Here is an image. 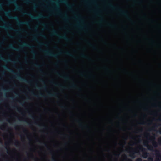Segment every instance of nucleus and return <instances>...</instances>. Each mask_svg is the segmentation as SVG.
<instances>
[{
	"mask_svg": "<svg viewBox=\"0 0 161 161\" xmlns=\"http://www.w3.org/2000/svg\"><path fill=\"white\" fill-rule=\"evenodd\" d=\"M108 6L111 9H117L118 10L121 15L125 16L128 19H130V17L128 14V12L127 11L123 10L120 8L115 7L111 3H108Z\"/></svg>",
	"mask_w": 161,
	"mask_h": 161,
	"instance_id": "nucleus-6",
	"label": "nucleus"
},
{
	"mask_svg": "<svg viewBox=\"0 0 161 161\" xmlns=\"http://www.w3.org/2000/svg\"><path fill=\"white\" fill-rule=\"evenodd\" d=\"M75 18L77 19L80 20L82 23H83L84 21L80 15L75 14Z\"/></svg>",
	"mask_w": 161,
	"mask_h": 161,
	"instance_id": "nucleus-19",
	"label": "nucleus"
},
{
	"mask_svg": "<svg viewBox=\"0 0 161 161\" xmlns=\"http://www.w3.org/2000/svg\"><path fill=\"white\" fill-rule=\"evenodd\" d=\"M132 150L128 151V153L130 154V156L132 158H133L135 157V154L138 153L136 150H135L133 148H131Z\"/></svg>",
	"mask_w": 161,
	"mask_h": 161,
	"instance_id": "nucleus-16",
	"label": "nucleus"
},
{
	"mask_svg": "<svg viewBox=\"0 0 161 161\" xmlns=\"http://www.w3.org/2000/svg\"><path fill=\"white\" fill-rule=\"evenodd\" d=\"M159 132L160 134H161V129L159 130Z\"/></svg>",
	"mask_w": 161,
	"mask_h": 161,
	"instance_id": "nucleus-58",
	"label": "nucleus"
},
{
	"mask_svg": "<svg viewBox=\"0 0 161 161\" xmlns=\"http://www.w3.org/2000/svg\"><path fill=\"white\" fill-rule=\"evenodd\" d=\"M87 43L90 47H92L93 49H96V47L94 45L92 44L90 42H87Z\"/></svg>",
	"mask_w": 161,
	"mask_h": 161,
	"instance_id": "nucleus-25",
	"label": "nucleus"
},
{
	"mask_svg": "<svg viewBox=\"0 0 161 161\" xmlns=\"http://www.w3.org/2000/svg\"><path fill=\"white\" fill-rule=\"evenodd\" d=\"M19 145V143L18 140H16L15 142V145L16 146H17Z\"/></svg>",
	"mask_w": 161,
	"mask_h": 161,
	"instance_id": "nucleus-27",
	"label": "nucleus"
},
{
	"mask_svg": "<svg viewBox=\"0 0 161 161\" xmlns=\"http://www.w3.org/2000/svg\"><path fill=\"white\" fill-rule=\"evenodd\" d=\"M51 83L56 86H58L61 87H63V88L64 89H66V88L65 86H63L62 85L56 83L53 81H51Z\"/></svg>",
	"mask_w": 161,
	"mask_h": 161,
	"instance_id": "nucleus-21",
	"label": "nucleus"
},
{
	"mask_svg": "<svg viewBox=\"0 0 161 161\" xmlns=\"http://www.w3.org/2000/svg\"><path fill=\"white\" fill-rule=\"evenodd\" d=\"M40 82H41L45 85V86L42 87V88L44 89H46L47 88V86H46L45 82L44 80H43L42 79H40Z\"/></svg>",
	"mask_w": 161,
	"mask_h": 161,
	"instance_id": "nucleus-23",
	"label": "nucleus"
},
{
	"mask_svg": "<svg viewBox=\"0 0 161 161\" xmlns=\"http://www.w3.org/2000/svg\"><path fill=\"white\" fill-rule=\"evenodd\" d=\"M61 107L62 108H65V106L62 105V106H61Z\"/></svg>",
	"mask_w": 161,
	"mask_h": 161,
	"instance_id": "nucleus-48",
	"label": "nucleus"
},
{
	"mask_svg": "<svg viewBox=\"0 0 161 161\" xmlns=\"http://www.w3.org/2000/svg\"><path fill=\"white\" fill-rule=\"evenodd\" d=\"M31 117L33 119H34V117L32 115H31Z\"/></svg>",
	"mask_w": 161,
	"mask_h": 161,
	"instance_id": "nucleus-55",
	"label": "nucleus"
},
{
	"mask_svg": "<svg viewBox=\"0 0 161 161\" xmlns=\"http://www.w3.org/2000/svg\"><path fill=\"white\" fill-rule=\"evenodd\" d=\"M38 125L39 127L42 126V127H46V126L45 125Z\"/></svg>",
	"mask_w": 161,
	"mask_h": 161,
	"instance_id": "nucleus-47",
	"label": "nucleus"
},
{
	"mask_svg": "<svg viewBox=\"0 0 161 161\" xmlns=\"http://www.w3.org/2000/svg\"><path fill=\"white\" fill-rule=\"evenodd\" d=\"M2 75H5V73H4V72H3V73H2Z\"/></svg>",
	"mask_w": 161,
	"mask_h": 161,
	"instance_id": "nucleus-59",
	"label": "nucleus"
},
{
	"mask_svg": "<svg viewBox=\"0 0 161 161\" xmlns=\"http://www.w3.org/2000/svg\"><path fill=\"white\" fill-rule=\"evenodd\" d=\"M3 67L5 69L8 71L14 74L15 77L20 81L27 83L29 84L31 83V81H29L27 79L23 78L17 73L15 72L13 70L10 69L7 66L3 65Z\"/></svg>",
	"mask_w": 161,
	"mask_h": 161,
	"instance_id": "nucleus-2",
	"label": "nucleus"
},
{
	"mask_svg": "<svg viewBox=\"0 0 161 161\" xmlns=\"http://www.w3.org/2000/svg\"><path fill=\"white\" fill-rule=\"evenodd\" d=\"M24 47H28L30 49L33 48L35 47L33 45H31L26 42H23L22 45H20L19 48L14 47L12 44L9 45L8 48L9 49H12L14 50L19 51L22 49Z\"/></svg>",
	"mask_w": 161,
	"mask_h": 161,
	"instance_id": "nucleus-5",
	"label": "nucleus"
},
{
	"mask_svg": "<svg viewBox=\"0 0 161 161\" xmlns=\"http://www.w3.org/2000/svg\"><path fill=\"white\" fill-rule=\"evenodd\" d=\"M52 161H57V160L54 158H52Z\"/></svg>",
	"mask_w": 161,
	"mask_h": 161,
	"instance_id": "nucleus-43",
	"label": "nucleus"
},
{
	"mask_svg": "<svg viewBox=\"0 0 161 161\" xmlns=\"http://www.w3.org/2000/svg\"><path fill=\"white\" fill-rule=\"evenodd\" d=\"M80 56H81V57H82V58H86V59H90V58H89V57H87V56L84 53H81V54Z\"/></svg>",
	"mask_w": 161,
	"mask_h": 161,
	"instance_id": "nucleus-24",
	"label": "nucleus"
},
{
	"mask_svg": "<svg viewBox=\"0 0 161 161\" xmlns=\"http://www.w3.org/2000/svg\"><path fill=\"white\" fill-rule=\"evenodd\" d=\"M13 107L14 108H17V110L18 111H19V110H18V109L16 107V106H14Z\"/></svg>",
	"mask_w": 161,
	"mask_h": 161,
	"instance_id": "nucleus-50",
	"label": "nucleus"
},
{
	"mask_svg": "<svg viewBox=\"0 0 161 161\" xmlns=\"http://www.w3.org/2000/svg\"><path fill=\"white\" fill-rule=\"evenodd\" d=\"M31 53L34 55H35L36 54V53L34 50H32L31 51Z\"/></svg>",
	"mask_w": 161,
	"mask_h": 161,
	"instance_id": "nucleus-37",
	"label": "nucleus"
},
{
	"mask_svg": "<svg viewBox=\"0 0 161 161\" xmlns=\"http://www.w3.org/2000/svg\"><path fill=\"white\" fill-rule=\"evenodd\" d=\"M7 35L10 38H13V36L9 33H7Z\"/></svg>",
	"mask_w": 161,
	"mask_h": 161,
	"instance_id": "nucleus-32",
	"label": "nucleus"
},
{
	"mask_svg": "<svg viewBox=\"0 0 161 161\" xmlns=\"http://www.w3.org/2000/svg\"><path fill=\"white\" fill-rule=\"evenodd\" d=\"M101 18V20H100L99 21L100 22H101L103 21V18L102 17H100Z\"/></svg>",
	"mask_w": 161,
	"mask_h": 161,
	"instance_id": "nucleus-52",
	"label": "nucleus"
},
{
	"mask_svg": "<svg viewBox=\"0 0 161 161\" xmlns=\"http://www.w3.org/2000/svg\"><path fill=\"white\" fill-rule=\"evenodd\" d=\"M56 6L55 7V9L56 11L57 14L61 15L62 16L63 19L66 22L68 21V20L69 19V17L68 16L66 13H64L63 14L61 11L59 6L57 2H56Z\"/></svg>",
	"mask_w": 161,
	"mask_h": 161,
	"instance_id": "nucleus-4",
	"label": "nucleus"
},
{
	"mask_svg": "<svg viewBox=\"0 0 161 161\" xmlns=\"http://www.w3.org/2000/svg\"><path fill=\"white\" fill-rule=\"evenodd\" d=\"M41 24L42 26H43L44 27H46L47 25V24L45 23H42Z\"/></svg>",
	"mask_w": 161,
	"mask_h": 161,
	"instance_id": "nucleus-39",
	"label": "nucleus"
},
{
	"mask_svg": "<svg viewBox=\"0 0 161 161\" xmlns=\"http://www.w3.org/2000/svg\"><path fill=\"white\" fill-rule=\"evenodd\" d=\"M59 3L65 4L69 9L71 10L72 7V5L69 4L67 0H59Z\"/></svg>",
	"mask_w": 161,
	"mask_h": 161,
	"instance_id": "nucleus-13",
	"label": "nucleus"
},
{
	"mask_svg": "<svg viewBox=\"0 0 161 161\" xmlns=\"http://www.w3.org/2000/svg\"><path fill=\"white\" fill-rule=\"evenodd\" d=\"M9 4H14L16 6L15 9L16 10L21 11L23 10L21 6H19L18 5L15 0H7Z\"/></svg>",
	"mask_w": 161,
	"mask_h": 161,
	"instance_id": "nucleus-12",
	"label": "nucleus"
},
{
	"mask_svg": "<svg viewBox=\"0 0 161 161\" xmlns=\"http://www.w3.org/2000/svg\"><path fill=\"white\" fill-rule=\"evenodd\" d=\"M64 53L67 55L72 57H74V56L73 55L69 52V51H66Z\"/></svg>",
	"mask_w": 161,
	"mask_h": 161,
	"instance_id": "nucleus-22",
	"label": "nucleus"
},
{
	"mask_svg": "<svg viewBox=\"0 0 161 161\" xmlns=\"http://www.w3.org/2000/svg\"><path fill=\"white\" fill-rule=\"evenodd\" d=\"M36 36H41L42 38H44L45 39L46 38V36L45 35H44V34H43L41 33H39L37 34L36 35H33V37H32V40L33 41H35L36 42L38 43V44L41 46H47V44L44 43L43 42H39L37 39V38L36 37Z\"/></svg>",
	"mask_w": 161,
	"mask_h": 161,
	"instance_id": "nucleus-9",
	"label": "nucleus"
},
{
	"mask_svg": "<svg viewBox=\"0 0 161 161\" xmlns=\"http://www.w3.org/2000/svg\"><path fill=\"white\" fill-rule=\"evenodd\" d=\"M34 65L37 68H40L41 66L37 64H34Z\"/></svg>",
	"mask_w": 161,
	"mask_h": 161,
	"instance_id": "nucleus-31",
	"label": "nucleus"
},
{
	"mask_svg": "<svg viewBox=\"0 0 161 161\" xmlns=\"http://www.w3.org/2000/svg\"><path fill=\"white\" fill-rule=\"evenodd\" d=\"M40 95L41 96V97H46L42 93H40Z\"/></svg>",
	"mask_w": 161,
	"mask_h": 161,
	"instance_id": "nucleus-41",
	"label": "nucleus"
},
{
	"mask_svg": "<svg viewBox=\"0 0 161 161\" xmlns=\"http://www.w3.org/2000/svg\"><path fill=\"white\" fill-rule=\"evenodd\" d=\"M23 14L25 15H27L30 17L33 20H37L39 18H47V17H45L42 14H40L38 16H34L31 13H28L27 12H24Z\"/></svg>",
	"mask_w": 161,
	"mask_h": 161,
	"instance_id": "nucleus-10",
	"label": "nucleus"
},
{
	"mask_svg": "<svg viewBox=\"0 0 161 161\" xmlns=\"http://www.w3.org/2000/svg\"><path fill=\"white\" fill-rule=\"evenodd\" d=\"M27 123L28 124V125L29 126H31L32 125V124L31 123H30L28 122H27Z\"/></svg>",
	"mask_w": 161,
	"mask_h": 161,
	"instance_id": "nucleus-49",
	"label": "nucleus"
},
{
	"mask_svg": "<svg viewBox=\"0 0 161 161\" xmlns=\"http://www.w3.org/2000/svg\"><path fill=\"white\" fill-rule=\"evenodd\" d=\"M153 128H154V127H152V129H151V130H153Z\"/></svg>",
	"mask_w": 161,
	"mask_h": 161,
	"instance_id": "nucleus-63",
	"label": "nucleus"
},
{
	"mask_svg": "<svg viewBox=\"0 0 161 161\" xmlns=\"http://www.w3.org/2000/svg\"><path fill=\"white\" fill-rule=\"evenodd\" d=\"M36 87L38 89H40V87H39V86L36 84Z\"/></svg>",
	"mask_w": 161,
	"mask_h": 161,
	"instance_id": "nucleus-46",
	"label": "nucleus"
},
{
	"mask_svg": "<svg viewBox=\"0 0 161 161\" xmlns=\"http://www.w3.org/2000/svg\"><path fill=\"white\" fill-rule=\"evenodd\" d=\"M156 160L155 161H161V153L158 150H155Z\"/></svg>",
	"mask_w": 161,
	"mask_h": 161,
	"instance_id": "nucleus-17",
	"label": "nucleus"
},
{
	"mask_svg": "<svg viewBox=\"0 0 161 161\" xmlns=\"http://www.w3.org/2000/svg\"><path fill=\"white\" fill-rule=\"evenodd\" d=\"M55 48L56 49H59V48H58V47H55Z\"/></svg>",
	"mask_w": 161,
	"mask_h": 161,
	"instance_id": "nucleus-60",
	"label": "nucleus"
},
{
	"mask_svg": "<svg viewBox=\"0 0 161 161\" xmlns=\"http://www.w3.org/2000/svg\"><path fill=\"white\" fill-rule=\"evenodd\" d=\"M40 72H41V73H43V72L42 71V70H40Z\"/></svg>",
	"mask_w": 161,
	"mask_h": 161,
	"instance_id": "nucleus-62",
	"label": "nucleus"
},
{
	"mask_svg": "<svg viewBox=\"0 0 161 161\" xmlns=\"http://www.w3.org/2000/svg\"><path fill=\"white\" fill-rule=\"evenodd\" d=\"M43 143L45 146H47V145L46 143Z\"/></svg>",
	"mask_w": 161,
	"mask_h": 161,
	"instance_id": "nucleus-56",
	"label": "nucleus"
},
{
	"mask_svg": "<svg viewBox=\"0 0 161 161\" xmlns=\"http://www.w3.org/2000/svg\"><path fill=\"white\" fill-rule=\"evenodd\" d=\"M0 10L4 11L5 15L9 19L16 20L17 22V24L19 26L22 25H28L29 24V22L28 21H20L19 20V17L17 16H12L9 14L10 12V11H8L4 10L2 6V4L0 3Z\"/></svg>",
	"mask_w": 161,
	"mask_h": 161,
	"instance_id": "nucleus-1",
	"label": "nucleus"
},
{
	"mask_svg": "<svg viewBox=\"0 0 161 161\" xmlns=\"http://www.w3.org/2000/svg\"><path fill=\"white\" fill-rule=\"evenodd\" d=\"M55 73L58 77L63 78L66 80H70V78L68 75H63L58 72H56Z\"/></svg>",
	"mask_w": 161,
	"mask_h": 161,
	"instance_id": "nucleus-15",
	"label": "nucleus"
},
{
	"mask_svg": "<svg viewBox=\"0 0 161 161\" xmlns=\"http://www.w3.org/2000/svg\"><path fill=\"white\" fill-rule=\"evenodd\" d=\"M51 33L52 35L55 36L59 39H64L67 41H71V39L68 38L66 34H64L62 35H59L58 34L57 31L54 29L51 31Z\"/></svg>",
	"mask_w": 161,
	"mask_h": 161,
	"instance_id": "nucleus-7",
	"label": "nucleus"
},
{
	"mask_svg": "<svg viewBox=\"0 0 161 161\" xmlns=\"http://www.w3.org/2000/svg\"><path fill=\"white\" fill-rule=\"evenodd\" d=\"M145 122H143V123H141V124H145Z\"/></svg>",
	"mask_w": 161,
	"mask_h": 161,
	"instance_id": "nucleus-61",
	"label": "nucleus"
},
{
	"mask_svg": "<svg viewBox=\"0 0 161 161\" xmlns=\"http://www.w3.org/2000/svg\"><path fill=\"white\" fill-rule=\"evenodd\" d=\"M75 26L76 27L79 28L81 29H82L83 28V27L80 26L79 24L75 25Z\"/></svg>",
	"mask_w": 161,
	"mask_h": 161,
	"instance_id": "nucleus-26",
	"label": "nucleus"
},
{
	"mask_svg": "<svg viewBox=\"0 0 161 161\" xmlns=\"http://www.w3.org/2000/svg\"><path fill=\"white\" fill-rule=\"evenodd\" d=\"M30 92L32 95L36 97H38V96L37 95H35V93L33 91H30Z\"/></svg>",
	"mask_w": 161,
	"mask_h": 161,
	"instance_id": "nucleus-35",
	"label": "nucleus"
},
{
	"mask_svg": "<svg viewBox=\"0 0 161 161\" xmlns=\"http://www.w3.org/2000/svg\"><path fill=\"white\" fill-rule=\"evenodd\" d=\"M124 159L126 160H127V161H132V160L130 159H127V156L126 155H125V158Z\"/></svg>",
	"mask_w": 161,
	"mask_h": 161,
	"instance_id": "nucleus-33",
	"label": "nucleus"
},
{
	"mask_svg": "<svg viewBox=\"0 0 161 161\" xmlns=\"http://www.w3.org/2000/svg\"><path fill=\"white\" fill-rule=\"evenodd\" d=\"M136 161H142V160L141 158H139L137 159Z\"/></svg>",
	"mask_w": 161,
	"mask_h": 161,
	"instance_id": "nucleus-38",
	"label": "nucleus"
},
{
	"mask_svg": "<svg viewBox=\"0 0 161 161\" xmlns=\"http://www.w3.org/2000/svg\"><path fill=\"white\" fill-rule=\"evenodd\" d=\"M155 137H151V139L150 140L153 141V142L152 143V146L147 145H146V144H148V143L146 142H145L144 143V144L145 146H146L147 148L150 151L153 150V147H157L158 146V142H157L156 141H155Z\"/></svg>",
	"mask_w": 161,
	"mask_h": 161,
	"instance_id": "nucleus-8",
	"label": "nucleus"
},
{
	"mask_svg": "<svg viewBox=\"0 0 161 161\" xmlns=\"http://www.w3.org/2000/svg\"><path fill=\"white\" fill-rule=\"evenodd\" d=\"M140 150H141L143 152L142 157L144 158H147L148 156V153L146 151V149L143 148L142 147H141L139 148Z\"/></svg>",
	"mask_w": 161,
	"mask_h": 161,
	"instance_id": "nucleus-14",
	"label": "nucleus"
},
{
	"mask_svg": "<svg viewBox=\"0 0 161 161\" xmlns=\"http://www.w3.org/2000/svg\"><path fill=\"white\" fill-rule=\"evenodd\" d=\"M37 5L35 4H34V7H33V9L34 10H35L36 9V8L37 7Z\"/></svg>",
	"mask_w": 161,
	"mask_h": 161,
	"instance_id": "nucleus-42",
	"label": "nucleus"
},
{
	"mask_svg": "<svg viewBox=\"0 0 161 161\" xmlns=\"http://www.w3.org/2000/svg\"><path fill=\"white\" fill-rule=\"evenodd\" d=\"M95 14L97 16H98V14L97 12H95Z\"/></svg>",
	"mask_w": 161,
	"mask_h": 161,
	"instance_id": "nucleus-54",
	"label": "nucleus"
},
{
	"mask_svg": "<svg viewBox=\"0 0 161 161\" xmlns=\"http://www.w3.org/2000/svg\"><path fill=\"white\" fill-rule=\"evenodd\" d=\"M158 121H161V119H158Z\"/></svg>",
	"mask_w": 161,
	"mask_h": 161,
	"instance_id": "nucleus-57",
	"label": "nucleus"
},
{
	"mask_svg": "<svg viewBox=\"0 0 161 161\" xmlns=\"http://www.w3.org/2000/svg\"><path fill=\"white\" fill-rule=\"evenodd\" d=\"M80 75L81 76H83L84 75V74H83V73H80Z\"/></svg>",
	"mask_w": 161,
	"mask_h": 161,
	"instance_id": "nucleus-45",
	"label": "nucleus"
},
{
	"mask_svg": "<svg viewBox=\"0 0 161 161\" xmlns=\"http://www.w3.org/2000/svg\"><path fill=\"white\" fill-rule=\"evenodd\" d=\"M41 51L44 53L45 55L46 56H48L50 57L55 58H57L59 55H60L62 53V52H61L55 54L48 50H42Z\"/></svg>",
	"mask_w": 161,
	"mask_h": 161,
	"instance_id": "nucleus-11",
	"label": "nucleus"
},
{
	"mask_svg": "<svg viewBox=\"0 0 161 161\" xmlns=\"http://www.w3.org/2000/svg\"><path fill=\"white\" fill-rule=\"evenodd\" d=\"M147 161H153V157H150L148 158Z\"/></svg>",
	"mask_w": 161,
	"mask_h": 161,
	"instance_id": "nucleus-29",
	"label": "nucleus"
},
{
	"mask_svg": "<svg viewBox=\"0 0 161 161\" xmlns=\"http://www.w3.org/2000/svg\"><path fill=\"white\" fill-rule=\"evenodd\" d=\"M25 3H28L30 2V1L29 0H25L24 1Z\"/></svg>",
	"mask_w": 161,
	"mask_h": 161,
	"instance_id": "nucleus-40",
	"label": "nucleus"
},
{
	"mask_svg": "<svg viewBox=\"0 0 161 161\" xmlns=\"http://www.w3.org/2000/svg\"><path fill=\"white\" fill-rule=\"evenodd\" d=\"M107 25L110 27H113L114 26H115V25H112V24H111V23H107Z\"/></svg>",
	"mask_w": 161,
	"mask_h": 161,
	"instance_id": "nucleus-28",
	"label": "nucleus"
},
{
	"mask_svg": "<svg viewBox=\"0 0 161 161\" xmlns=\"http://www.w3.org/2000/svg\"><path fill=\"white\" fill-rule=\"evenodd\" d=\"M77 122H79V126L80 127H84V126L81 123H80V121L79 120H78L77 121Z\"/></svg>",
	"mask_w": 161,
	"mask_h": 161,
	"instance_id": "nucleus-36",
	"label": "nucleus"
},
{
	"mask_svg": "<svg viewBox=\"0 0 161 161\" xmlns=\"http://www.w3.org/2000/svg\"><path fill=\"white\" fill-rule=\"evenodd\" d=\"M25 131H27V130H26V129H24V130H23V132L25 133Z\"/></svg>",
	"mask_w": 161,
	"mask_h": 161,
	"instance_id": "nucleus-53",
	"label": "nucleus"
},
{
	"mask_svg": "<svg viewBox=\"0 0 161 161\" xmlns=\"http://www.w3.org/2000/svg\"><path fill=\"white\" fill-rule=\"evenodd\" d=\"M37 28H38L37 26H36V27L34 28V30H36H36H37Z\"/></svg>",
	"mask_w": 161,
	"mask_h": 161,
	"instance_id": "nucleus-51",
	"label": "nucleus"
},
{
	"mask_svg": "<svg viewBox=\"0 0 161 161\" xmlns=\"http://www.w3.org/2000/svg\"><path fill=\"white\" fill-rule=\"evenodd\" d=\"M49 97H58V93H51L50 92H48L47 93Z\"/></svg>",
	"mask_w": 161,
	"mask_h": 161,
	"instance_id": "nucleus-20",
	"label": "nucleus"
},
{
	"mask_svg": "<svg viewBox=\"0 0 161 161\" xmlns=\"http://www.w3.org/2000/svg\"><path fill=\"white\" fill-rule=\"evenodd\" d=\"M158 143L159 145L161 146V137H160L158 139Z\"/></svg>",
	"mask_w": 161,
	"mask_h": 161,
	"instance_id": "nucleus-30",
	"label": "nucleus"
},
{
	"mask_svg": "<svg viewBox=\"0 0 161 161\" xmlns=\"http://www.w3.org/2000/svg\"><path fill=\"white\" fill-rule=\"evenodd\" d=\"M71 87L73 88H75L76 87V85H75L74 83H73L72 84V85L71 86Z\"/></svg>",
	"mask_w": 161,
	"mask_h": 161,
	"instance_id": "nucleus-34",
	"label": "nucleus"
},
{
	"mask_svg": "<svg viewBox=\"0 0 161 161\" xmlns=\"http://www.w3.org/2000/svg\"><path fill=\"white\" fill-rule=\"evenodd\" d=\"M19 31H21L22 32H25V31L24 29H19Z\"/></svg>",
	"mask_w": 161,
	"mask_h": 161,
	"instance_id": "nucleus-44",
	"label": "nucleus"
},
{
	"mask_svg": "<svg viewBox=\"0 0 161 161\" xmlns=\"http://www.w3.org/2000/svg\"><path fill=\"white\" fill-rule=\"evenodd\" d=\"M0 20L2 21L5 24L8 26L5 25H0V28H2L6 30H9L15 31L17 33L19 34V36L20 37H22V36L21 34H19V31L17 30L14 29L13 27L11 26V25L10 23L8 22H6L3 19V17L0 15Z\"/></svg>",
	"mask_w": 161,
	"mask_h": 161,
	"instance_id": "nucleus-3",
	"label": "nucleus"
},
{
	"mask_svg": "<svg viewBox=\"0 0 161 161\" xmlns=\"http://www.w3.org/2000/svg\"><path fill=\"white\" fill-rule=\"evenodd\" d=\"M147 136H150V135H149V134H147Z\"/></svg>",
	"mask_w": 161,
	"mask_h": 161,
	"instance_id": "nucleus-64",
	"label": "nucleus"
},
{
	"mask_svg": "<svg viewBox=\"0 0 161 161\" xmlns=\"http://www.w3.org/2000/svg\"><path fill=\"white\" fill-rule=\"evenodd\" d=\"M0 59L1 60L5 62H11L13 63H15L16 62L12 60L11 59H9L8 60L5 59L3 56L1 54H0Z\"/></svg>",
	"mask_w": 161,
	"mask_h": 161,
	"instance_id": "nucleus-18",
	"label": "nucleus"
}]
</instances>
